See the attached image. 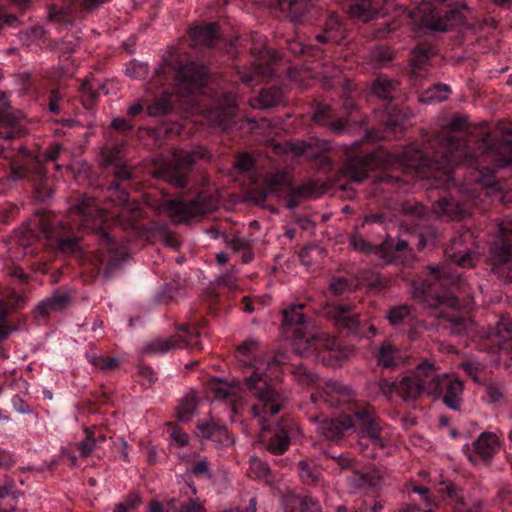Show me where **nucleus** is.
I'll return each instance as SVG.
<instances>
[{
	"mask_svg": "<svg viewBox=\"0 0 512 512\" xmlns=\"http://www.w3.org/2000/svg\"><path fill=\"white\" fill-rule=\"evenodd\" d=\"M199 436L212 441L217 447H228L234 443V438L226 425L213 418L197 421Z\"/></svg>",
	"mask_w": 512,
	"mask_h": 512,
	"instance_id": "393cba45",
	"label": "nucleus"
},
{
	"mask_svg": "<svg viewBox=\"0 0 512 512\" xmlns=\"http://www.w3.org/2000/svg\"><path fill=\"white\" fill-rule=\"evenodd\" d=\"M198 405V399L195 395H186L177 408V419L182 423L189 422Z\"/></svg>",
	"mask_w": 512,
	"mask_h": 512,
	"instance_id": "49530a36",
	"label": "nucleus"
},
{
	"mask_svg": "<svg viewBox=\"0 0 512 512\" xmlns=\"http://www.w3.org/2000/svg\"><path fill=\"white\" fill-rule=\"evenodd\" d=\"M371 91L377 98L387 101L383 105L382 118L386 132H403L406 125V114L397 103H394L400 93L399 82L385 75H378L372 83Z\"/></svg>",
	"mask_w": 512,
	"mask_h": 512,
	"instance_id": "4468645a",
	"label": "nucleus"
},
{
	"mask_svg": "<svg viewBox=\"0 0 512 512\" xmlns=\"http://www.w3.org/2000/svg\"><path fill=\"white\" fill-rule=\"evenodd\" d=\"M393 59V51L384 45L376 46L370 53V61L377 68L388 66Z\"/></svg>",
	"mask_w": 512,
	"mask_h": 512,
	"instance_id": "de8ad7c7",
	"label": "nucleus"
},
{
	"mask_svg": "<svg viewBox=\"0 0 512 512\" xmlns=\"http://www.w3.org/2000/svg\"><path fill=\"white\" fill-rule=\"evenodd\" d=\"M500 449V442L496 434L492 432H482L478 438L467 446L464 452L472 463L489 461Z\"/></svg>",
	"mask_w": 512,
	"mask_h": 512,
	"instance_id": "5701e85b",
	"label": "nucleus"
},
{
	"mask_svg": "<svg viewBox=\"0 0 512 512\" xmlns=\"http://www.w3.org/2000/svg\"><path fill=\"white\" fill-rule=\"evenodd\" d=\"M10 97L11 93L0 90V158L9 161L13 180H29L36 198L46 201L52 196L53 190L42 161H56L62 146H49L41 157L24 147L19 139L27 133L25 116L11 105Z\"/></svg>",
	"mask_w": 512,
	"mask_h": 512,
	"instance_id": "0eeeda50",
	"label": "nucleus"
},
{
	"mask_svg": "<svg viewBox=\"0 0 512 512\" xmlns=\"http://www.w3.org/2000/svg\"><path fill=\"white\" fill-rule=\"evenodd\" d=\"M166 512H206L198 498H171L166 502Z\"/></svg>",
	"mask_w": 512,
	"mask_h": 512,
	"instance_id": "a19ab883",
	"label": "nucleus"
},
{
	"mask_svg": "<svg viewBox=\"0 0 512 512\" xmlns=\"http://www.w3.org/2000/svg\"><path fill=\"white\" fill-rule=\"evenodd\" d=\"M461 367L463 371L470 377L472 380L479 384L485 383V376H484V365L475 360V359H468L461 363Z\"/></svg>",
	"mask_w": 512,
	"mask_h": 512,
	"instance_id": "3c124183",
	"label": "nucleus"
},
{
	"mask_svg": "<svg viewBox=\"0 0 512 512\" xmlns=\"http://www.w3.org/2000/svg\"><path fill=\"white\" fill-rule=\"evenodd\" d=\"M376 131L365 132L364 140L345 148L342 171L352 182L361 183L377 168L397 165L405 174L430 181L428 189L442 190L432 205L433 213L449 220L470 214V207L452 195V190L472 199L471 182L491 185L497 169L512 165V127L500 135L477 130L466 117L454 115L439 132L425 136L421 144L394 151L370 147L378 140Z\"/></svg>",
	"mask_w": 512,
	"mask_h": 512,
	"instance_id": "f257e3e1",
	"label": "nucleus"
},
{
	"mask_svg": "<svg viewBox=\"0 0 512 512\" xmlns=\"http://www.w3.org/2000/svg\"><path fill=\"white\" fill-rule=\"evenodd\" d=\"M125 74L135 79H142L148 75V65L132 60L126 64Z\"/></svg>",
	"mask_w": 512,
	"mask_h": 512,
	"instance_id": "13d9d810",
	"label": "nucleus"
},
{
	"mask_svg": "<svg viewBox=\"0 0 512 512\" xmlns=\"http://www.w3.org/2000/svg\"><path fill=\"white\" fill-rule=\"evenodd\" d=\"M258 342L246 340L238 347L240 361L247 370L244 375V385L254 402L249 405L236 394L228 383L216 381L211 389L214 398L229 404L232 422H242L246 417L258 421L262 431L261 441L264 448L274 455L284 454L291 438L298 432L297 424L289 417H282L273 427L269 428L267 417L275 415L283 408L285 397L279 391L274 379L278 373H295L301 380L308 383L313 381V375L303 366L295 367L290 364V356L283 351H277L272 356L261 358L257 356Z\"/></svg>",
	"mask_w": 512,
	"mask_h": 512,
	"instance_id": "7ed1b4c3",
	"label": "nucleus"
},
{
	"mask_svg": "<svg viewBox=\"0 0 512 512\" xmlns=\"http://www.w3.org/2000/svg\"><path fill=\"white\" fill-rule=\"evenodd\" d=\"M470 12L466 3L451 0H424L417 8L421 26L437 32L465 25Z\"/></svg>",
	"mask_w": 512,
	"mask_h": 512,
	"instance_id": "9d476101",
	"label": "nucleus"
},
{
	"mask_svg": "<svg viewBox=\"0 0 512 512\" xmlns=\"http://www.w3.org/2000/svg\"><path fill=\"white\" fill-rule=\"evenodd\" d=\"M97 447L96 440L90 432V428L85 429V438L77 443V450L83 458L89 457Z\"/></svg>",
	"mask_w": 512,
	"mask_h": 512,
	"instance_id": "4d7b16f0",
	"label": "nucleus"
},
{
	"mask_svg": "<svg viewBox=\"0 0 512 512\" xmlns=\"http://www.w3.org/2000/svg\"><path fill=\"white\" fill-rule=\"evenodd\" d=\"M353 246L356 250L364 252L366 254H375L380 258V252L378 249L382 248V244L380 246L372 245L366 240L359 238L353 240Z\"/></svg>",
	"mask_w": 512,
	"mask_h": 512,
	"instance_id": "0e129e2a",
	"label": "nucleus"
},
{
	"mask_svg": "<svg viewBox=\"0 0 512 512\" xmlns=\"http://www.w3.org/2000/svg\"><path fill=\"white\" fill-rule=\"evenodd\" d=\"M23 302L24 297L15 290L6 288L0 291V343L7 339L11 332V327L6 322L7 316Z\"/></svg>",
	"mask_w": 512,
	"mask_h": 512,
	"instance_id": "c85d7f7f",
	"label": "nucleus"
},
{
	"mask_svg": "<svg viewBox=\"0 0 512 512\" xmlns=\"http://www.w3.org/2000/svg\"><path fill=\"white\" fill-rule=\"evenodd\" d=\"M451 94V88L447 84L443 83H437L429 88H427L425 91H423L419 95V102L425 103V104H432L436 102H442L445 101L449 95Z\"/></svg>",
	"mask_w": 512,
	"mask_h": 512,
	"instance_id": "79ce46f5",
	"label": "nucleus"
},
{
	"mask_svg": "<svg viewBox=\"0 0 512 512\" xmlns=\"http://www.w3.org/2000/svg\"><path fill=\"white\" fill-rule=\"evenodd\" d=\"M284 512H322L320 502L311 495L288 492L282 500Z\"/></svg>",
	"mask_w": 512,
	"mask_h": 512,
	"instance_id": "473e14b6",
	"label": "nucleus"
},
{
	"mask_svg": "<svg viewBox=\"0 0 512 512\" xmlns=\"http://www.w3.org/2000/svg\"><path fill=\"white\" fill-rule=\"evenodd\" d=\"M344 8L351 19L362 23H368L378 17L380 1L345 0Z\"/></svg>",
	"mask_w": 512,
	"mask_h": 512,
	"instance_id": "c756f323",
	"label": "nucleus"
},
{
	"mask_svg": "<svg viewBox=\"0 0 512 512\" xmlns=\"http://www.w3.org/2000/svg\"><path fill=\"white\" fill-rule=\"evenodd\" d=\"M112 127L120 132H130L134 129L135 125L130 118L118 117L113 119Z\"/></svg>",
	"mask_w": 512,
	"mask_h": 512,
	"instance_id": "774afa93",
	"label": "nucleus"
},
{
	"mask_svg": "<svg viewBox=\"0 0 512 512\" xmlns=\"http://www.w3.org/2000/svg\"><path fill=\"white\" fill-rule=\"evenodd\" d=\"M355 464L354 458L349 453H326V458L322 462L323 470L330 474H340L344 471L353 469Z\"/></svg>",
	"mask_w": 512,
	"mask_h": 512,
	"instance_id": "f704fd0d",
	"label": "nucleus"
},
{
	"mask_svg": "<svg viewBox=\"0 0 512 512\" xmlns=\"http://www.w3.org/2000/svg\"><path fill=\"white\" fill-rule=\"evenodd\" d=\"M209 158V152L199 148L186 153L173 163H166L160 166L155 174L176 188H184L188 182V175L197 159Z\"/></svg>",
	"mask_w": 512,
	"mask_h": 512,
	"instance_id": "dca6fc26",
	"label": "nucleus"
},
{
	"mask_svg": "<svg viewBox=\"0 0 512 512\" xmlns=\"http://www.w3.org/2000/svg\"><path fill=\"white\" fill-rule=\"evenodd\" d=\"M402 213L411 218L414 226L420 229L419 245H437L440 242V231L432 225H428L429 217L427 216L426 207L414 200H406L401 204Z\"/></svg>",
	"mask_w": 512,
	"mask_h": 512,
	"instance_id": "a211bd4d",
	"label": "nucleus"
},
{
	"mask_svg": "<svg viewBox=\"0 0 512 512\" xmlns=\"http://www.w3.org/2000/svg\"><path fill=\"white\" fill-rule=\"evenodd\" d=\"M276 150L279 153H291L295 157L302 158L314 168L323 172L330 171L333 166L330 144L325 140L311 138L309 140L291 141L285 146L278 145Z\"/></svg>",
	"mask_w": 512,
	"mask_h": 512,
	"instance_id": "2eb2a0df",
	"label": "nucleus"
},
{
	"mask_svg": "<svg viewBox=\"0 0 512 512\" xmlns=\"http://www.w3.org/2000/svg\"><path fill=\"white\" fill-rule=\"evenodd\" d=\"M386 318L392 328L401 334H406L410 341L417 338L418 319L406 304L392 306L386 313Z\"/></svg>",
	"mask_w": 512,
	"mask_h": 512,
	"instance_id": "4be33fe9",
	"label": "nucleus"
},
{
	"mask_svg": "<svg viewBox=\"0 0 512 512\" xmlns=\"http://www.w3.org/2000/svg\"><path fill=\"white\" fill-rule=\"evenodd\" d=\"M16 463L17 458L13 452L0 448V470H10Z\"/></svg>",
	"mask_w": 512,
	"mask_h": 512,
	"instance_id": "69168bd1",
	"label": "nucleus"
},
{
	"mask_svg": "<svg viewBox=\"0 0 512 512\" xmlns=\"http://www.w3.org/2000/svg\"><path fill=\"white\" fill-rule=\"evenodd\" d=\"M207 322L201 318L190 321L179 327V333L168 338H155L149 341L143 348L142 353L147 356L164 355L177 348L203 349L202 336H207Z\"/></svg>",
	"mask_w": 512,
	"mask_h": 512,
	"instance_id": "f8f14e48",
	"label": "nucleus"
},
{
	"mask_svg": "<svg viewBox=\"0 0 512 512\" xmlns=\"http://www.w3.org/2000/svg\"><path fill=\"white\" fill-rule=\"evenodd\" d=\"M64 97L58 89H52L47 95V106L50 113L59 115L63 110Z\"/></svg>",
	"mask_w": 512,
	"mask_h": 512,
	"instance_id": "6e6d98bb",
	"label": "nucleus"
},
{
	"mask_svg": "<svg viewBox=\"0 0 512 512\" xmlns=\"http://www.w3.org/2000/svg\"><path fill=\"white\" fill-rule=\"evenodd\" d=\"M308 46L305 45L298 39L287 38L285 39V49H287L292 55L299 56L305 54L308 50Z\"/></svg>",
	"mask_w": 512,
	"mask_h": 512,
	"instance_id": "e2e57ef3",
	"label": "nucleus"
},
{
	"mask_svg": "<svg viewBox=\"0 0 512 512\" xmlns=\"http://www.w3.org/2000/svg\"><path fill=\"white\" fill-rule=\"evenodd\" d=\"M409 180L400 178L397 175L388 173L385 170L379 171L373 180V192L375 194L386 195L401 190H406Z\"/></svg>",
	"mask_w": 512,
	"mask_h": 512,
	"instance_id": "72a5a7b5",
	"label": "nucleus"
},
{
	"mask_svg": "<svg viewBox=\"0 0 512 512\" xmlns=\"http://www.w3.org/2000/svg\"><path fill=\"white\" fill-rule=\"evenodd\" d=\"M307 304H291L282 311V330L292 341L295 351L305 358L313 357L325 366H339L351 349L340 340L315 328Z\"/></svg>",
	"mask_w": 512,
	"mask_h": 512,
	"instance_id": "6e6552de",
	"label": "nucleus"
},
{
	"mask_svg": "<svg viewBox=\"0 0 512 512\" xmlns=\"http://www.w3.org/2000/svg\"><path fill=\"white\" fill-rule=\"evenodd\" d=\"M164 64L155 71L148 83V90L155 95L154 101L147 106L137 101L127 109V116L133 120L143 118L164 117L156 128L159 137L173 138L189 133L186 124L172 119V110L178 104L186 105L193 110L199 106V97L205 94L208 81V68L197 61L180 53L171 52L163 58Z\"/></svg>",
	"mask_w": 512,
	"mask_h": 512,
	"instance_id": "20e7f679",
	"label": "nucleus"
},
{
	"mask_svg": "<svg viewBox=\"0 0 512 512\" xmlns=\"http://www.w3.org/2000/svg\"><path fill=\"white\" fill-rule=\"evenodd\" d=\"M303 189L301 187H295L293 181L286 170H277L272 173H268L260 187L259 195L263 200L270 196H287L289 198L288 207L294 208L297 205L295 198L302 194Z\"/></svg>",
	"mask_w": 512,
	"mask_h": 512,
	"instance_id": "f3484780",
	"label": "nucleus"
},
{
	"mask_svg": "<svg viewBox=\"0 0 512 512\" xmlns=\"http://www.w3.org/2000/svg\"><path fill=\"white\" fill-rule=\"evenodd\" d=\"M311 403L317 407L341 408L339 417L324 418L312 416L319 421L318 431L328 441L338 443L347 434L354 433L360 439L369 440L374 446L387 445V426L377 415L374 407L367 402L356 400L353 392L337 381H326L311 393Z\"/></svg>",
	"mask_w": 512,
	"mask_h": 512,
	"instance_id": "423d86ee",
	"label": "nucleus"
},
{
	"mask_svg": "<svg viewBox=\"0 0 512 512\" xmlns=\"http://www.w3.org/2000/svg\"><path fill=\"white\" fill-rule=\"evenodd\" d=\"M71 302V295L67 291L57 289L50 297L45 298L36 306L35 317L48 318L52 313L62 312Z\"/></svg>",
	"mask_w": 512,
	"mask_h": 512,
	"instance_id": "2f4dec72",
	"label": "nucleus"
},
{
	"mask_svg": "<svg viewBox=\"0 0 512 512\" xmlns=\"http://www.w3.org/2000/svg\"><path fill=\"white\" fill-rule=\"evenodd\" d=\"M167 433L171 440L179 447H185L189 443V437L177 424L169 422L166 424Z\"/></svg>",
	"mask_w": 512,
	"mask_h": 512,
	"instance_id": "5fc2aeb1",
	"label": "nucleus"
},
{
	"mask_svg": "<svg viewBox=\"0 0 512 512\" xmlns=\"http://www.w3.org/2000/svg\"><path fill=\"white\" fill-rule=\"evenodd\" d=\"M326 318L341 333L348 336L370 339L376 335V328L362 317L355 308L346 303H326L321 310Z\"/></svg>",
	"mask_w": 512,
	"mask_h": 512,
	"instance_id": "ddd939ff",
	"label": "nucleus"
},
{
	"mask_svg": "<svg viewBox=\"0 0 512 512\" xmlns=\"http://www.w3.org/2000/svg\"><path fill=\"white\" fill-rule=\"evenodd\" d=\"M166 210L175 222H186L205 213L203 204L198 199H171L166 201Z\"/></svg>",
	"mask_w": 512,
	"mask_h": 512,
	"instance_id": "a878e982",
	"label": "nucleus"
},
{
	"mask_svg": "<svg viewBox=\"0 0 512 512\" xmlns=\"http://www.w3.org/2000/svg\"><path fill=\"white\" fill-rule=\"evenodd\" d=\"M11 403L13 409L19 414H31L33 413L32 406L27 403L20 395L16 394L12 397Z\"/></svg>",
	"mask_w": 512,
	"mask_h": 512,
	"instance_id": "338daca9",
	"label": "nucleus"
},
{
	"mask_svg": "<svg viewBox=\"0 0 512 512\" xmlns=\"http://www.w3.org/2000/svg\"><path fill=\"white\" fill-rule=\"evenodd\" d=\"M476 236L470 229L460 231L444 249L447 262L428 266V275L414 285V296L425 306L438 310L443 327L451 334L466 332L469 320L461 310L460 295L468 293L466 280L458 269L474 267L477 262Z\"/></svg>",
	"mask_w": 512,
	"mask_h": 512,
	"instance_id": "39448f33",
	"label": "nucleus"
},
{
	"mask_svg": "<svg viewBox=\"0 0 512 512\" xmlns=\"http://www.w3.org/2000/svg\"><path fill=\"white\" fill-rule=\"evenodd\" d=\"M351 471L350 482L354 487L365 488L373 485V478L368 473L356 471L355 465Z\"/></svg>",
	"mask_w": 512,
	"mask_h": 512,
	"instance_id": "052dcab7",
	"label": "nucleus"
},
{
	"mask_svg": "<svg viewBox=\"0 0 512 512\" xmlns=\"http://www.w3.org/2000/svg\"><path fill=\"white\" fill-rule=\"evenodd\" d=\"M358 287H367L370 291L381 293L388 288V279L382 274L370 269L362 270L357 276Z\"/></svg>",
	"mask_w": 512,
	"mask_h": 512,
	"instance_id": "4c0bfd02",
	"label": "nucleus"
},
{
	"mask_svg": "<svg viewBox=\"0 0 512 512\" xmlns=\"http://www.w3.org/2000/svg\"><path fill=\"white\" fill-rule=\"evenodd\" d=\"M237 100L232 93H225L223 104L209 111L211 126L222 130L229 129L236 123Z\"/></svg>",
	"mask_w": 512,
	"mask_h": 512,
	"instance_id": "b1692460",
	"label": "nucleus"
},
{
	"mask_svg": "<svg viewBox=\"0 0 512 512\" xmlns=\"http://www.w3.org/2000/svg\"><path fill=\"white\" fill-rule=\"evenodd\" d=\"M376 357L378 365L387 369H395L403 361L401 352L388 342L380 346Z\"/></svg>",
	"mask_w": 512,
	"mask_h": 512,
	"instance_id": "ea45409f",
	"label": "nucleus"
},
{
	"mask_svg": "<svg viewBox=\"0 0 512 512\" xmlns=\"http://www.w3.org/2000/svg\"><path fill=\"white\" fill-rule=\"evenodd\" d=\"M297 472L301 482L305 485L316 486L321 482L322 474L311 462L300 461L297 464Z\"/></svg>",
	"mask_w": 512,
	"mask_h": 512,
	"instance_id": "a18cd8bd",
	"label": "nucleus"
},
{
	"mask_svg": "<svg viewBox=\"0 0 512 512\" xmlns=\"http://www.w3.org/2000/svg\"><path fill=\"white\" fill-rule=\"evenodd\" d=\"M408 242L399 239L397 243L391 237H388L383 243L382 248L378 249L380 258L385 264H390L401 259L402 255L408 253Z\"/></svg>",
	"mask_w": 512,
	"mask_h": 512,
	"instance_id": "c9c22d12",
	"label": "nucleus"
},
{
	"mask_svg": "<svg viewBox=\"0 0 512 512\" xmlns=\"http://www.w3.org/2000/svg\"><path fill=\"white\" fill-rule=\"evenodd\" d=\"M235 167L243 173L252 172L255 169V160L248 153L239 154L235 162Z\"/></svg>",
	"mask_w": 512,
	"mask_h": 512,
	"instance_id": "680f3d73",
	"label": "nucleus"
},
{
	"mask_svg": "<svg viewBox=\"0 0 512 512\" xmlns=\"http://www.w3.org/2000/svg\"><path fill=\"white\" fill-rule=\"evenodd\" d=\"M187 472L199 479L212 478L210 463L207 459H200L198 461H194L187 469Z\"/></svg>",
	"mask_w": 512,
	"mask_h": 512,
	"instance_id": "864d4df0",
	"label": "nucleus"
},
{
	"mask_svg": "<svg viewBox=\"0 0 512 512\" xmlns=\"http://www.w3.org/2000/svg\"><path fill=\"white\" fill-rule=\"evenodd\" d=\"M227 244L234 252H242V258L244 263H248L252 260L253 253L250 249L249 242L244 238H232L227 239Z\"/></svg>",
	"mask_w": 512,
	"mask_h": 512,
	"instance_id": "603ef678",
	"label": "nucleus"
},
{
	"mask_svg": "<svg viewBox=\"0 0 512 512\" xmlns=\"http://www.w3.org/2000/svg\"><path fill=\"white\" fill-rule=\"evenodd\" d=\"M378 387L385 397L391 399L394 394H398L405 402L415 401L422 394L442 398L444 404L455 411L460 409L462 401V381L440 373L434 363L428 360H423L410 375L402 377L400 381L381 379Z\"/></svg>",
	"mask_w": 512,
	"mask_h": 512,
	"instance_id": "1a4fd4ad",
	"label": "nucleus"
},
{
	"mask_svg": "<svg viewBox=\"0 0 512 512\" xmlns=\"http://www.w3.org/2000/svg\"><path fill=\"white\" fill-rule=\"evenodd\" d=\"M314 123L327 128L329 131L342 134L349 131L348 123L336 116L331 107L321 102H315L313 106Z\"/></svg>",
	"mask_w": 512,
	"mask_h": 512,
	"instance_id": "cd10ccee",
	"label": "nucleus"
},
{
	"mask_svg": "<svg viewBox=\"0 0 512 512\" xmlns=\"http://www.w3.org/2000/svg\"><path fill=\"white\" fill-rule=\"evenodd\" d=\"M346 28L340 16L330 11L327 13L323 27L315 34L321 44H341L345 39Z\"/></svg>",
	"mask_w": 512,
	"mask_h": 512,
	"instance_id": "bb28decb",
	"label": "nucleus"
},
{
	"mask_svg": "<svg viewBox=\"0 0 512 512\" xmlns=\"http://www.w3.org/2000/svg\"><path fill=\"white\" fill-rule=\"evenodd\" d=\"M189 34L195 45H203L211 48L217 40L218 26L216 23H205L190 28Z\"/></svg>",
	"mask_w": 512,
	"mask_h": 512,
	"instance_id": "e433bc0d",
	"label": "nucleus"
},
{
	"mask_svg": "<svg viewBox=\"0 0 512 512\" xmlns=\"http://www.w3.org/2000/svg\"><path fill=\"white\" fill-rule=\"evenodd\" d=\"M482 346L493 354H505L512 360V318L502 317L487 332Z\"/></svg>",
	"mask_w": 512,
	"mask_h": 512,
	"instance_id": "6ab92c4d",
	"label": "nucleus"
},
{
	"mask_svg": "<svg viewBox=\"0 0 512 512\" xmlns=\"http://www.w3.org/2000/svg\"><path fill=\"white\" fill-rule=\"evenodd\" d=\"M250 473L265 484L271 485L274 481L269 465L261 459L255 458L251 460Z\"/></svg>",
	"mask_w": 512,
	"mask_h": 512,
	"instance_id": "09e8293b",
	"label": "nucleus"
},
{
	"mask_svg": "<svg viewBox=\"0 0 512 512\" xmlns=\"http://www.w3.org/2000/svg\"><path fill=\"white\" fill-rule=\"evenodd\" d=\"M358 288L357 281L347 279L345 277H335L330 281L329 289L335 296H342L351 293Z\"/></svg>",
	"mask_w": 512,
	"mask_h": 512,
	"instance_id": "8fccbe9b",
	"label": "nucleus"
},
{
	"mask_svg": "<svg viewBox=\"0 0 512 512\" xmlns=\"http://www.w3.org/2000/svg\"><path fill=\"white\" fill-rule=\"evenodd\" d=\"M436 48L431 43H418L412 51L409 62V81L413 87H420L429 75L431 59Z\"/></svg>",
	"mask_w": 512,
	"mask_h": 512,
	"instance_id": "aec40b11",
	"label": "nucleus"
},
{
	"mask_svg": "<svg viewBox=\"0 0 512 512\" xmlns=\"http://www.w3.org/2000/svg\"><path fill=\"white\" fill-rule=\"evenodd\" d=\"M177 293L176 286L172 283L163 285L155 294V301L158 304H169Z\"/></svg>",
	"mask_w": 512,
	"mask_h": 512,
	"instance_id": "bf43d9fd",
	"label": "nucleus"
},
{
	"mask_svg": "<svg viewBox=\"0 0 512 512\" xmlns=\"http://www.w3.org/2000/svg\"><path fill=\"white\" fill-rule=\"evenodd\" d=\"M101 169L103 206L93 196L72 206L66 216L50 212L36 215L19 239L26 253L36 256L50 248L63 254H77L82 250L83 234L89 233L99 244L91 252V262L98 269L112 270L126 260L127 247L118 240V231L139 230L143 215L139 205L129 200L132 170L124 163L119 146L102 148Z\"/></svg>",
	"mask_w": 512,
	"mask_h": 512,
	"instance_id": "f03ea898",
	"label": "nucleus"
},
{
	"mask_svg": "<svg viewBox=\"0 0 512 512\" xmlns=\"http://www.w3.org/2000/svg\"><path fill=\"white\" fill-rule=\"evenodd\" d=\"M263 5L275 9L289 17L293 22H303L309 10L305 0H258Z\"/></svg>",
	"mask_w": 512,
	"mask_h": 512,
	"instance_id": "7c9ffc66",
	"label": "nucleus"
},
{
	"mask_svg": "<svg viewBox=\"0 0 512 512\" xmlns=\"http://www.w3.org/2000/svg\"><path fill=\"white\" fill-rule=\"evenodd\" d=\"M80 92L81 102L86 109H92L95 106L100 92L108 93L105 85L97 84V86H95L94 83L90 81H84L81 84Z\"/></svg>",
	"mask_w": 512,
	"mask_h": 512,
	"instance_id": "37998d69",
	"label": "nucleus"
},
{
	"mask_svg": "<svg viewBox=\"0 0 512 512\" xmlns=\"http://www.w3.org/2000/svg\"><path fill=\"white\" fill-rule=\"evenodd\" d=\"M283 99L282 89L276 86L263 88L260 94L251 100L254 108L267 109L279 105Z\"/></svg>",
	"mask_w": 512,
	"mask_h": 512,
	"instance_id": "58836bf2",
	"label": "nucleus"
},
{
	"mask_svg": "<svg viewBox=\"0 0 512 512\" xmlns=\"http://www.w3.org/2000/svg\"><path fill=\"white\" fill-rule=\"evenodd\" d=\"M491 236L489 265L498 278L512 281V220H501L488 227Z\"/></svg>",
	"mask_w": 512,
	"mask_h": 512,
	"instance_id": "9b49d317",
	"label": "nucleus"
},
{
	"mask_svg": "<svg viewBox=\"0 0 512 512\" xmlns=\"http://www.w3.org/2000/svg\"><path fill=\"white\" fill-rule=\"evenodd\" d=\"M404 492L408 496L409 503L404 504L398 512H434V508L439 506L430 490L415 481L406 483Z\"/></svg>",
	"mask_w": 512,
	"mask_h": 512,
	"instance_id": "412c9836",
	"label": "nucleus"
},
{
	"mask_svg": "<svg viewBox=\"0 0 512 512\" xmlns=\"http://www.w3.org/2000/svg\"><path fill=\"white\" fill-rule=\"evenodd\" d=\"M86 359L92 366L103 372L113 371L120 365L117 358L99 354L95 349L86 352Z\"/></svg>",
	"mask_w": 512,
	"mask_h": 512,
	"instance_id": "c03bdc74",
	"label": "nucleus"
}]
</instances>
